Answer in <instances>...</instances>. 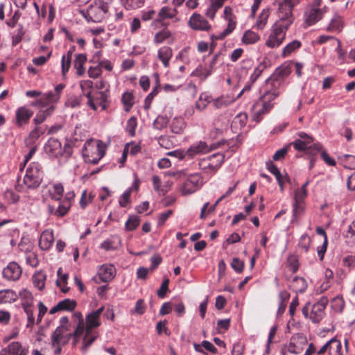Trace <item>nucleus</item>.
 Listing matches in <instances>:
<instances>
[{"label":"nucleus","mask_w":355,"mask_h":355,"mask_svg":"<svg viewBox=\"0 0 355 355\" xmlns=\"http://www.w3.org/2000/svg\"><path fill=\"white\" fill-rule=\"evenodd\" d=\"M300 0H282L278 3L277 19L270 28L266 45L271 49L279 47L285 40L286 32L293 24V8Z\"/></svg>","instance_id":"nucleus-1"},{"label":"nucleus","mask_w":355,"mask_h":355,"mask_svg":"<svg viewBox=\"0 0 355 355\" xmlns=\"http://www.w3.org/2000/svg\"><path fill=\"white\" fill-rule=\"evenodd\" d=\"M279 94V92L276 89L267 91L253 104L252 113L254 121L259 123L272 110L275 104L273 101Z\"/></svg>","instance_id":"nucleus-2"},{"label":"nucleus","mask_w":355,"mask_h":355,"mask_svg":"<svg viewBox=\"0 0 355 355\" xmlns=\"http://www.w3.org/2000/svg\"><path fill=\"white\" fill-rule=\"evenodd\" d=\"M297 137L298 138L292 142L293 148L297 151H306L307 155H329L322 145L315 141L311 136L300 132L297 134Z\"/></svg>","instance_id":"nucleus-3"},{"label":"nucleus","mask_w":355,"mask_h":355,"mask_svg":"<svg viewBox=\"0 0 355 355\" xmlns=\"http://www.w3.org/2000/svg\"><path fill=\"white\" fill-rule=\"evenodd\" d=\"M113 0H98L95 5H91L88 7L85 19L89 21L99 23L104 20L108 16L110 5Z\"/></svg>","instance_id":"nucleus-4"},{"label":"nucleus","mask_w":355,"mask_h":355,"mask_svg":"<svg viewBox=\"0 0 355 355\" xmlns=\"http://www.w3.org/2000/svg\"><path fill=\"white\" fill-rule=\"evenodd\" d=\"M18 298L20 299L21 306L24 312L27 315L28 323L27 327H32L35 323L33 315V295L32 293L26 288H23L17 293Z\"/></svg>","instance_id":"nucleus-5"},{"label":"nucleus","mask_w":355,"mask_h":355,"mask_svg":"<svg viewBox=\"0 0 355 355\" xmlns=\"http://www.w3.org/2000/svg\"><path fill=\"white\" fill-rule=\"evenodd\" d=\"M41 173L38 162H33L30 163L24 178V183L27 188H36L40 184L42 180Z\"/></svg>","instance_id":"nucleus-6"},{"label":"nucleus","mask_w":355,"mask_h":355,"mask_svg":"<svg viewBox=\"0 0 355 355\" xmlns=\"http://www.w3.org/2000/svg\"><path fill=\"white\" fill-rule=\"evenodd\" d=\"M327 304V300L325 298L316 302L312 306L310 315H309V304H307L302 308V313L305 318H307L309 317L313 322H319L324 315V309Z\"/></svg>","instance_id":"nucleus-7"},{"label":"nucleus","mask_w":355,"mask_h":355,"mask_svg":"<svg viewBox=\"0 0 355 355\" xmlns=\"http://www.w3.org/2000/svg\"><path fill=\"white\" fill-rule=\"evenodd\" d=\"M107 148V144L101 140L90 139L84 145L83 155H87L90 153H96L98 155H105Z\"/></svg>","instance_id":"nucleus-8"},{"label":"nucleus","mask_w":355,"mask_h":355,"mask_svg":"<svg viewBox=\"0 0 355 355\" xmlns=\"http://www.w3.org/2000/svg\"><path fill=\"white\" fill-rule=\"evenodd\" d=\"M107 92V89H106V91L98 92L95 94V95H92L91 91H89L87 94H85V96L88 99L87 105L94 110L97 109L96 104H98L102 107L103 110H105L107 107L106 103L108 98Z\"/></svg>","instance_id":"nucleus-9"},{"label":"nucleus","mask_w":355,"mask_h":355,"mask_svg":"<svg viewBox=\"0 0 355 355\" xmlns=\"http://www.w3.org/2000/svg\"><path fill=\"white\" fill-rule=\"evenodd\" d=\"M326 12L325 7L323 8L308 7L304 12V19L306 27L315 24L321 20Z\"/></svg>","instance_id":"nucleus-10"},{"label":"nucleus","mask_w":355,"mask_h":355,"mask_svg":"<svg viewBox=\"0 0 355 355\" xmlns=\"http://www.w3.org/2000/svg\"><path fill=\"white\" fill-rule=\"evenodd\" d=\"M188 26L194 31H209L211 26L209 21L201 15L193 13L188 21Z\"/></svg>","instance_id":"nucleus-11"},{"label":"nucleus","mask_w":355,"mask_h":355,"mask_svg":"<svg viewBox=\"0 0 355 355\" xmlns=\"http://www.w3.org/2000/svg\"><path fill=\"white\" fill-rule=\"evenodd\" d=\"M221 144L220 142H218L207 145L206 142L200 141L191 145L188 149L187 153L189 155H192V154H207L218 148Z\"/></svg>","instance_id":"nucleus-12"},{"label":"nucleus","mask_w":355,"mask_h":355,"mask_svg":"<svg viewBox=\"0 0 355 355\" xmlns=\"http://www.w3.org/2000/svg\"><path fill=\"white\" fill-rule=\"evenodd\" d=\"M306 344L307 339L306 336L300 334H295L291 338L288 351L294 354H300Z\"/></svg>","instance_id":"nucleus-13"},{"label":"nucleus","mask_w":355,"mask_h":355,"mask_svg":"<svg viewBox=\"0 0 355 355\" xmlns=\"http://www.w3.org/2000/svg\"><path fill=\"white\" fill-rule=\"evenodd\" d=\"M69 331V329L58 327L51 335L52 346L55 347L56 344H67L71 338V333Z\"/></svg>","instance_id":"nucleus-14"},{"label":"nucleus","mask_w":355,"mask_h":355,"mask_svg":"<svg viewBox=\"0 0 355 355\" xmlns=\"http://www.w3.org/2000/svg\"><path fill=\"white\" fill-rule=\"evenodd\" d=\"M22 273L20 266L15 261L9 263L3 270L2 274L4 279L8 281L18 280Z\"/></svg>","instance_id":"nucleus-15"},{"label":"nucleus","mask_w":355,"mask_h":355,"mask_svg":"<svg viewBox=\"0 0 355 355\" xmlns=\"http://www.w3.org/2000/svg\"><path fill=\"white\" fill-rule=\"evenodd\" d=\"M201 178L198 175H190L182 187V194L189 195L195 192L201 187Z\"/></svg>","instance_id":"nucleus-16"},{"label":"nucleus","mask_w":355,"mask_h":355,"mask_svg":"<svg viewBox=\"0 0 355 355\" xmlns=\"http://www.w3.org/2000/svg\"><path fill=\"white\" fill-rule=\"evenodd\" d=\"M28 349L18 341L10 343L0 351V355H28Z\"/></svg>","instance_id":"nucleus-17"},{"label":"nucleus","mask_w":355,"mask_h":355,"mask_svg":"<svg viewBox=\"0 0 355 355\" xmlns=\"http://www.w3.org/2000/svg\"><path fill=\"white\" fill-rule=\"evenodd\" d=\"M204 157L199 162V166L202 170L214 171L218 169L223 162V157Z\"/></svg>","instance_id":"nucleus-18"},{"label":"nucleus","mask_w":355,"mask_h":355,"mask_svg":"<svg viewBox=\"0 0 355 355\" xmlns=\"http://www.w3.org/2000/svg\"><path fill=\"white\" fill-rule=\"evenodd\" d=\"M103 311V307H101L87 315L85 322V330H93L94 328H96L100 326L101 322L99 318Z\"/></svg>","instance_id":"nucleus-19"},{"label":"nucleus","mask_w":355,"mask_h":355,"mask_svg":"<svg viewBox=\"0 0 355 355\" xmlns=\"http://www.w3.org/2000/svg\"><path fill=\"white\" fill-rule=\"evenodd\" d=\"M33 114V112L26 107H19L16 110V124L21 127L24 124L27 123L31 116Z\"/></svg>","instance_id":"nucleus-20"},{"label":"nucleus","mask_w":355,"mask_h":355,"mask_svg":"<svg viewBox=\"0 0 355 355\" xmlns=\"http://www.w3.org/2000/svg\"><path fill=\"white\" fill-rule=\"evenodd\" d=\"M116 270L112 264H103L98 270V276L103 282H108L115 277Z\"/></svg>","instance_id":"nucleus-21"},{"label":"nucleus","mask_w":355,"mask_h":355,"mask_svg":"<svg viewBox=\"0 0 355 355\" xmlns=\"http://www.w3.org/2000/svg\"><path fill=\"white\" fill-rule=\"evenodd\" d=\"M54 241L53 232L52 230H46L42 233L39 245L43 250H49L53 245Z\"/></svg>","instance_id":"nucleus-22"},{"label":"nucleus","mask_w":355,"mask_h":355,"mask_svg":"<svg viewBox=\"0 0 355 355\" xmlns=\"http://www.w3.org/2000/svg\"><path fill=\"white\" fill-rule=\"evenodd\" d=\"M69 208V204L67 200H61L55 210L54 209V206L51 205L47 206L48 213L49 214H54L58 217H62L67 214Z\"/></svg>","instance_id":"nucleus-23"},{"label":"nucleus","mask_w":355,"mask_h":355,"mask_svg":"<svg viewBox=\"0 0 355 355\" xmlns=\"http://www.w3.org/2000/svg\"><path fill=\"white\" fill-rule=\"evenodd\" d=\"M173 56V50L168 46H164L158 49L157 57L162 62L164 67L169 66V62Z\"/></svg>","instance_id":"nucleus-24"},{"label":"nucleus","mask_w":355,"mask_h":355,"mask_svg":"<svg viewBox=\"0 0 355 355\" xmlns=\"http://www.w3.org/2000/svg\"><path fill=\"white\" fill-rule=\"evenodd\" d=\"M18 299L17 293L12 289L0 291V304H10Z\"/></svg>","instance_id":"nucleus-25"},{"label":"nucleus","mask_w":355,"mask_h":355,"mask_svg":"<svg viewBox=\"0 0 355 355\" xmlns=\"http://www.w3.org/2000/svg\"><path fill=\"white\" fill-rule=\"evenodd\" d=\"M40 99V107H49L53 105L52 103H55L58 101V95H53V92H49L48 93L41 94Z\"/></svg>","instance_id":"nucleus-26"},{"label":"nucleus","mask_w":355,"mask_h":355,"mask_svg":"<svg viewBox=\"0 0 355 355\" xmlns=\"http://www.w3.org/2000/svg\"><path fill=\"white\" fill-rule=\"evenodd\" d=\"M344 26L343 18L336 15L331 20L327 31L331 33H340Z\"/></svg>","instance_id":"nucleus-27"},{"label":"nucleus","mask_w":355,"mask_h":355,"mask_svg":"<svg viewBox=\"0 0 355 355\" xmlns=\"http://www.w3.org/2000/svg\"><path fill=\"white\" fill-rule=\"evenodd\" d=\"M236 98L230 95H223L213 101L214 106L217 108H223L232 104Z\"/></svg>","instance_id":"nucleus-28"},{"label":"nucleus","mask_w":355,"mask_h":355,"mask_svg":"<svg viewBox=\"0 0 355 355\" xmlns=\"http://www.w3.org/2000/svg\"><path fill=\"white\" fill-rule=\"evenodd\" d=\"M55 109V105H50L46 110H40L36 114V116H35V119H33L34 123L36 125L41 124L42 123H43L45 121V119L48 116H51L53 114Z\"/></svg>","instance_id":"nucleus-29"},{"label":"nucleus","mask_w":355,"mask_h":355,"mask_svg":"<svg viewBox=\"0 0 355 355\" xmlns=\"http://www.w3.org/2000/svg\"><path fill=\"white\" fill-rule=\"evenodd\" d=\"M178 14V10L175 8H171L168 6L162 7L159 13L158 18L156 19L157 21H161L165 19H173Z\"/></svg>","instance_id":"nucleus-30"},{"label":"nucleus","mask_w":355,"mask_h":355,"mask_svg":"<svg viewBox=\"0 0 355 355\" xmlns=\"http://www.w3.org/2000/svg\"><path fill=\"white\" fill-rule=\"evenodd\" d=\"M84 332H85V336H84L83 340L82 349L83 351H86V350H87L89 347L97 338L98 334H97V332H96V331H94L93 330H90V331L85 330Z\"/></svg>","instance_id":"nucleus-31"},{"label":"nucleus","mask_w":355,"mask_h":355,"mask_svg":"<svg viewBox=\"0 0 355 355\" xmlns=\"http://www.w3.org/2000/svg\"><path fill=\"white\" fill-rule=\"evenodd\" d=\"M46 274L42 271H37L32 277L33 284L37 289L42 291L45 286Z\"/></svg>","instance_id":"nucleus-32"},{"label":"nucleus","mask_w":355,"mask_h":355,"mask_svg":"<svg viewBox=\"0 0 355 355\" xmlns=\"http://www.w3.org/2000/svg\"><path fill=\"white\" fill-rule=\"evenodd\" d=\"M302 45V42L297 40L291 42L282 49V57L286 58L289 56L292 53L301 48Z\"/></svg>","instance_id":"nucleus-33"},{"label":"nucleus","mask_w":355,"mask_h":355,"mask_svg":"<svg viewBox=\"0 0 355 355\" xmlns=\"http://www.w3.org/2000/svg\"><path fill=\"white\" fill-rule=\"evenodd\" d=\"M170 126L173 133L181 134L186 127V123L184 119L175 117L172 120Z\"/></svg>","instance_id":"nucleus-34"},{"label":"nucleus","mask_w":355,"mask_h":355,"mask_svg":"<svg viewBox=\"0 0 355 355\" xmlns=\"http://www.w3.org/2000/svg\"><path fill=\"white\" fill-rule=\"evenodd\" d=\"M270 12L269 8L263 9L258 17L256 22V27L259 30H263L267 24Z\"/></svg>","instance_id":"nucleus-35"},{"label":"nucleus","mask_w":355,"mask_h":355,"mask_svg":"<svg viewBox=\"0 0 355 355\" xmlns=\"http://www.w3.org/2000/svg\"><path fill=\"white\" fill-rule=\"evenodd\" d=\"M87 61V57L85 54H78L74 60V67L76 69L77 75L81 76L85 73L84 64Z\"/></svg>","instance_id":"nucleus-36"},{"label":"nucleus","mask_w":355,"mask_h":355,"mask_svg":"<svg viewBox=\"0 0 355 355\" xmlns=\"http://www.w3.org/2000/svg\"><path fill=\"white\" fill-rule=\"evenodd\" d=\"M135 96L130 92H125L122 95L121 102L125 112H130L135 103Z\"/></svg>","instance_id":"nucleus-37"},{"label":"nucleus","mask_w":355,"mask_h":355,"mask_svg":"<svg viewBox=\"0 0 355 355\" xmlns=\"http://www.w3.org/2000/svg\"><path fill=\"white\" fill-rule=\"evenodd\" d=\"M260 40L258 33L250 30L246 31L242 37V42L245 44H254Z\"/></svg>","instance_id":"nucleus-38"},{"label":"nucleus","mask_w":355,"mask_h":355,"mask_svg":"<svg viewBox=\"0 0 355 355\" xmlns=\"http://www.w3.org/2000/svg\"><path fill=\"white\" fill-rule=\"evenodd\" d=\"M121 2L125 9L131 10L141 8L145 0H121Z\"/></svg>","instance_id":"nucleus-39"},{"label":"nucleus","mask_w":355,"mask_h":355,"mask_svg":"<svg viewBox=\"0 0 355 355\" xmlns=\"http://www.w3.org/2000/svg\"><path fill=\"white\" fill-rule=\"evenodd\" d=\"M292 287L296 293H303L307 287V284L303 277H296L293 281Z\"/></svg>","instance_id":"nucleus-40"},{"label":"nucleus","mask_w":355,"mask_h":355,"mask_svg":"<svg viewBox=\"0 0 355 355\" xmlns=\"http://www.w3.org/2000/svg\"><path fill=\"white\" fill-rule=\"evenodd\" d=\"M63 191L62 185L61 184H55L53 186L52 190H50V196L53 200L59 201L62 197Z\"/></svg>","instance_id":"nucleus-41"},{"label":"nucleus","mask_w":355,"mask_h":355,"mask_svg":"<svg viewBox=\"0 0 355 355\" xmlns=\"http://www.w3.org/2000/svg\"><path fill=\"white\" fill-rule=\"evenodd\" d=\"M212 73V70L209 68H204L202 66L198 67L191 73V76H196L202 80H205Z\"/></svg>","instance_id":"nucleus-42"},{"label":"nucleus","mask_w":355,"mask_h":355,"mask_svg":"<svg viewBox=\"0 0 355 355\" xmlns=\"http://www.w3.org/2000/svg\"><path fill=\"white\" fill-rule=\"evenodd\" d=\"M171 36V32L167 28L157 33L154 37V42L157 44L164 42Z\"/></svg>","instance_id":"nucleus-43"},{"label":"nucleus","mask_w":355,"mask_h":355,"mask_svg":"<svg viewBox=\"0 0 355 355\" xmlns=\"http://www.w3.org/2000/svg\"><path fill=\"white\" fill-rule=\"evenodd\" d=\"M61 311H73L76 306V302L71 299H64L58 302Z\"/></svg>","instance_id":"nucleus-44"},{"label":"nucleus","mask_w":355,"mask_h":355,"mask_svg":"<svg viewBox=\"0 0 355 355\" xmlns=\"http://www.w3.org/2000/svg\"><path fill=\"white\" fill-rule=\"evenodd\" d=\"M332 345H335L336 351H338V352L340 351V349H341L340 342L337 340L335 338H332L320 349V350L318 352V354H324L329 347L331 348Z\"/></svg>","instance_id":"nucleus-45"},{"label":"nucleus","mask_w":355,"mask_h":355,"mask_svg":"<svg viewBox=\"0 0 355 355\" xmlns=\"http://www.w3.org/2000/svg\"><path fill=\"white\" fill-rule=\"evenodd\" d=\"M140 146L135 143L127 144L123 151L122 155H135L139 153Z\"/></svg>","instance_id":"nucleus-46"},{"label":"nucleus","mask_w":355,"mask_h":355,"mask_svg":"<svg viewBox=\"0 0 355 355\" xmlns=\"http://www.w3.org/2000/svg\"><path fill=\"white\" fill-rule=\"evenodd\" d=\"M266 168L271 173L275 176L279 186L282 187V175L278 168L271 162H266Z\"/></svg>","instance_id":"nucleus-47"},{"label":"nucleus","mask_w":355,"mask_h":355,"mask_svg":"<svg viewBox=\"0 0 355 355\" xmlns=\"http://www.w3.org/2000/svg\"><path fill=\"white\" fill-rule=\"evenodd\" d=\"M139 224V218L135 215L130 216L125 223V230L128 231L135 230Z\"/></svg>","instance_id":"nucleus-48"},{"label":"nucleus","mask_w":355,"mask_h":355,"mask_svg":"<svg viewBox=\"0 0 355 355\" xmlns=\"http://www.w3.org/2000/svg\"><path fill=\"white\" fill-rule=\"evenodd\" d=\"M291 72V67L288 64H282L275 71L277 78H282L287 76Z\"/></svg>","instance_id":"nucleus-49"},{"label":"nucleus","mask_w":355,"mask_h":355,"mask_svg":"<svg viewBox=\"0 0 355 355\" xmlns=\"http://www.w3.org/2000/svg\"><path fill=\"white\" fill-rule=\"evenodd\" d=\"M311 241V238L307 234H303L300 239L299 248L303 250L304 252H307L309 250Z\"/></svg>","instance_id":"nucleus-50"},{"label":"nucleus","mask_w":355,"mask_h":355,"mask_svg":"<svg viewBox=\"0 0 355 355\" xmlns=\"http://www.w3.org/2000/svg\"><path fill=\"white\" fill-rule=\"evenodd\" d=\"M26 262L31 267H36L39 263L36 254L31 251L26 252Z\"/></svg>","instance_id":"nucleus-51"},{"label":"nucleus","mask_w":355,"mask_h":355,"mask_svg":"<svg viewBox=\"0 0 355 355\" xmlns=\"http://www.w3.org/2000/svg\"><path fill=\"white\" fill-rule=\"evenodd\" d=\"M21 16V12L19 10H17L14 12V14L12 16V17L10 19H8V20H7L6 21V25L8 27L14 28L17 25V24L18 21L19 20Z\"/></svg>","instance_id":"nucleus-52"},{"label":"nucleus","mask_w":355,"mask_h":355,"mask_svg":"<svg viewBox=\"0 0 355 355\" xmlns=\"http://www.w3.org/2000/svg\"><path fill=\"white\" fill-rule=\"evenodd\" d=\"M73 318H75L78 320V324L76 328V334H78L80 333L82 329H85V322L83 318V315H82L81 313H80V312H76L73 314Z\"/></svg>","instance_id":"nucleus-53"},{"label":"nucleus","mask_w":355,"mask_h":355,"mask_svg":"<svg viewBox=\"0 0 355 355\" xmlns=\"http://www.w3.org/2000/svg\"><path fill=\"white\" fill-rule=\"evenodd\" d=\"M4 198L8 201V203H15L19 200V196L14 191L8 190L3 194Z\"/></svg>","instance_id":"nucleus-54"},{"label":"nucleus","mask_w":355,"mask_h":355,"mask_svg":"<svg viewBox=\"0 0 355 355\" xmlns=\"http://www.w3.org/2000/svg\"><path fill=\"white\" fill-rule=\"evenodd\" d=\"M168 284H169V279H165L159 289L157 291V295L160 298H164L166 295V293H167L168 290Z\"/></svg>","instance_id":"nucleus-55"},{"label":"nucleus","mask_w":355,"mask_h":355,"mask_svg":"<svg viewBox=\"0 0 355 355\" xmlns=\"http://www.w3.org/2000/svg\"><path fill=\"white\" fill-rule=\"evenodd\" d=\"M158 94V87H155L153 91L146 96L144 103V108L148 110L150 107L151 102L154 97Z\"/></svg>","instance_id":"nucleus-56"},{"label":"nucleus","mask_w":355,"mask_h":355,"mask_svg":"<svg viewBox=\"0 0 355 355\" xmlns=\"http://www.w3.org/2000/svg\"><path fill=\"white\" fill-rule=\"evenodd\" d=\"M231 266L237 272H241L244 268V262L239 258H234L231 263Z\"/></svg>","instance_id":"nucleus-57"},{"label":"nucleus","mask_w":355,"mask_h":355,"mask_svg":"<svg viewBox=\"0 0 355 355\" xmlns=\"http://www.w3.org/2000/svg\"><path fill=\"white\" fill-rule=\"evenodd\" d=\"M130 194H131V189H129L123 193L122 196L119 200V205L122 207H125L128 203L130 202Z\"/></svg>","instance_id":"nucleus-58"},{"label":"nucleus","mask_w":355,"mask_h":355,"mask_svg":"<svg viewBox=\"0 0 355 355\" xmlns=\"http://www.w3.org/2000/svg\"><path fill=\"white\" fill-rule=\"evenodd\" d=\"M20 28L17 29V33L12 36V45L16 46L19 44L24 35L22 25H19Z\"/></svg>","instance_id":"nucleus-59"},{"label":"nucleus","mask_w":355,"mask_h":355,"mask_svg":"<svg viewBox=\"0 0 355 355\" xmlns=\"http://www.w3.org/2000/svg\"><path fill=\"white\" fill-rule=\"evenodd\" d=\"M71 60L69 58H65V55H62L61 60L62 65V74L63 76H65L67 73L69 71L70 66H71Z\"/></svg>","instance_id":"nucleus-60"},{"label":"nucleus","mask_w":355,"mask_h":355,"mask_svg":"<svg viewBox=\"0 0 355 355\" xmlns=\"http://www.w3.org/2000/svg\"><path fill=\"white\" fill-rule=\"evenodd\" d=\"M136 127H137V119L135 116H132L128 119V121L127 122L126 130L132 135H133L135 134Z\"/></svg>","instance_id":"nucleus-61"},{"label":"nucleus","mask_w":355,"mask_h":355,"mask_svg":"<svg viewBox=\"0 0 355 355\" xmlns=\"http://www.w3.org/2000/svg\"><path fill=\"white\" fill-rule=\"evenodd\" d=\"M263 69H264L263 65H259L257 67H256L254 69V72L252 73V74L250 76V80L251 83H254L257 80V78L262 73Z\"/></svg>","instance_id":"nucleus-62"},{"label":"nucleus","mask_w":355,"mask_h":355,"mask_svg":"<svg viewBox=\"0 0 355 355\" xmlns=\"http://www.w3.org/2000/svg\"><path fill=\"white\" fill-rule=\"evenodd\" d=\"M102 73V69L100 66L90 67L88 69V75L90 78H96L98 77Z\"/></svg>","instance_id":"nucleus-63"},{"label":"nucleus","mask_w":355,"mask_h":355,"mask_svg":"<svg viewBox=\"0 0 355 355\" xmlns=\"http://www.w3.org/2000/svg\"><path fill=\"white\" fill-rule=\"evenodd\" d=\"M307 193L306 190H303L302 189H298L295 191V202L299 203L300 202H303V200L306 196Z\"/></svg>","instance_id":"nucleus-64"}]
</instances>
